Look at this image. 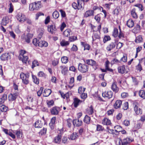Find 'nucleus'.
<instances>
[{"instance_id":"nucleus-48","label":"nucleus","mask_w":145,"mask_h":145,"mask_svg":"<svg viewBox=\"0 0 145 145\" xmlns=\"http://www.w3.org/2000/svg\"><path fill=\"white\" fill-rule=\"evenodd\" d=\"M88 113L89 115L92 114L93 113V108L92 106L91 105L88 110Z\"/></svg>"},{"instance_id":"nucleus-59","label":"nucleus","mask_w":145,"mask_h":145,"mask_svg":"<svg viewBox=\"0 0 145 145\" xmlns=\"http://www.w3.org/2000/svg\"><path fill=\"white\" fill-rule=\"evenodd\" d=\"M56 120V117H54L51 119V122L50 123V124H54L55 123Z\"/></svg>"},{"instance_id":"nucleus-23","label":"nucleus","mask_w":145,"mask_h":145,"mask_svg":"<svg viewBox=\"0 0 145 145\" xmlns=\"http://www.w3.org/2000/svg\"><path fill=\"white\" fill-rule=\"evenodd\" d=\"M60 67L61 69V72L62 73L65 75L67 73L68 71L67 67L63 66H61Z\"/></svg>"},{"instance_id":"nucleus-39","label":"nucleus","mask_w":145,"mask_h":145,"mask_svg":"<svg viewBox=\"0 0 145 145\" xmlns=\"http://www.w3.org/2000/svg\"><path fill=\"white\" fill-rule=\"evenodd\" d=\"M90 118L88 116L86 115L85 116L84 121L87 124H89L90 122Z\"/></svg>"},{"instance_id":"nucleus-49","label":"nucleus","mask_w":145,"mask_h":145,"mask_svg":"<svg viewBox=\"0 0 145 145\" xmlns=\"http://www.w3.org/2000/svg\"><path fill=\"white\" fill-rule=\"evenodd\" d=\"M61 61L62 63H66L68 62V58L67 57H63L61 58Z\"/></svg>"},{"instance_id":"nucleus-1","label":"nucleus","mask_w":145,"mask_h":145,"mask_svg":"<svg viewBox=\"0 0 145 145\" xmlns=\"http://www.w3.org/2000/svg\"><path fill=\"white\" fill-rule=\"evenodd\" d=\"M33 43L35 46H39L41 47H46L48 45V43L44 41H40L36 38L33 39Z\"/></svg>"},{"instance_id":"nucleus-47","label":"nucleus","mask_w":145,"mask_h":145,"mask_svg":"<svg viewBox=\"0 0 145 145\" xmlns=\"http://www.w3.org/2000/svg\"><path fill=\"white\" fill-rule=\"evenodd\" d=\"M32 77L33 80L34 82L36 84H38L39 83V79L37 78L35 76L33 75Z\"/></svg>"},{"instance_id":"nucleus-28","label":"nucleus","mask_w":145,"mask_h":145,"mask_svg":"<svg viewBox=\"0 0 145 145\" xmlns=\"http://www.w3.org/2000/svg\"><path fill=\"white\" fill-rule=\"evenodd\" d=\"M8 53H5L2 54L0 57V58L2 61L7 60L8 58Z\"/></svg>"},{"instance_id":"nucleus-29","label":"nucleus","mask_w":145,"mask_h":145,"mask_svg":"<svg viewBox=\"0 0 145 145\" xmlns=\"http://www.w3.org/2000/svg\"><path fill=\"white\" fill-rule=\"evenodd\" d=\"M7 95L6 94H4L3 95L2 97L0 98V105L3 104L5 100L7 99Z\"/></svg>"},{"instance_id":"nucleus-55","label":"nucleus","mask_w":145,"mask_h":145,"mask_svg":"<svg viewBox=\"0 0 145 145\" xmlns=\"http://www.w3.org/2000/svg\"><path fill=\"white\" fill-rule=\"evenodd\" d=\"M127 56L126 55H125L123 56L120 59V61H123L124 62H127Z\"/></svg>"},{"instance_id":"nucleus-15","label":"nucleus","mask_w":145,"mask_h":145,"mask_svg":"<svg viewBox=\"0 0 145 145\" xmlns=\"http://www.w3.org/2000/svg\"><path fill=\"white\" fill-rule=\"evenodd\" d=\"M61 137L60 135H58L54 138L53 142L57 144H59L61 140Z\"/></svg>"},{"instance_id":"nucleus-21","label":"nucleus","mask_w":145,"mask_h":145,"mask_svg":"<svg viewBox=\"0 0 145 145\" xmlns=\"http://www.w3.org/2000/svg\"><path fill=\"white\" fill-rule=\"evenodd\" d=\"M9 22L8 18L6 16L3 18L1 23L2 25H6Z\"/></svg>"},{"instance_id":"nucleus-2","label":"nucleus","mask_w":145,"mask_h":145,"mask_svg":"<svg viewBox=\"0 0 145 145\" xmlns=\"http://www.w3.org/2000/svg\"><path fill=\"white\" fill-rule=\"evenodd\" d=\"M26 52L24 50H21L20 51V54L19 56V59L24 64H26L28 57L24 55Z\"/></svg>"},{"instance_id":"nucleus-7","label":"nucleus","mask_w":145,"mask_h":145,"mask_svg":"<svg viewBox=\"0 0 145 145\" xmlns=\"http://www.w3.org/2000/svg\"><path fill=\"white\" fill-rule=\"evenodd\" d=\"M138 103L137 102H134L133 104L134 106V110L137 115L141 114L142 113L141 109L139 108L137 105Z\"/></svg>"},{"instance_id":"nucleus-42","label":"nucleus","mask_w":145,"mask_h":145,"mask_svg":"<svg viewBox=\"0 0 145 145\" xmlns=\"http://www.w3.org/2000/svg\"><path fill=\"white\" fill-rule=\"evenodd\" d=\"M52 16L55 19H57L59 16V14L57 11L56 10L53 12Z\"/></svg>"},{"instance_id":"nucleus-52","label":"nucleus","mask_w":145,"mask_h":145,"mask_svg":"<svg viewBox=\"0 0 145 145\" xmlns=\"http://www.w3.org/2000/svg\"><path fill=\"white\" fill-rule=\"evenodd\" d=\"M44 89V88L42 87H41L40 90H39L37 92V95L40 97L41 95V94H42L43 91Z\"/></svg>"},{"instance_id":"nucleus-44","label":"nucleus","mask_w":145,"mask_h":145,"mask_svg":"<svg viewBox=\"0 0 145 145\" xmlns=\"http://www.w3.org/2000/svg\"><path fill=\"white\" fill-rule=\"evenodd\" d=\"M122 108L124 110H127L128 108V102H125L122 105Z\"/></svg>"},{"instance_id":"nucleus-33","label":"nucleus","mask_w":145,"mask_h":145,"mask_svg":"<svg viewBox=\"0 0 145 145\" xmlns=\"http://www.w3.org/2000/svg\"><path fill=\"white\" fill-rule=\"evenodd\" d=\"M81 44L84 47V50H89L90 48L89 45L85 42H81Z\"/></svg>"},{"instance_id":"nucleus-13","label":"nucleus","mask_w":145,"mask_h":145,"mask_svg":"<svg viewBox=\"0 0 145 145\" xmlns=\"http://www.w3.org/2000/svg\"><path fill=\"white\" fill-rule=\"evenodd\" d=\"M72 122L73 125L76 126H81L82 123V120H79L78 119H74Z\"/></svg>"},{"instance_id":"nucleus-10","label":"nucleus","mask_w":145,"mask_h":145,"mask_svg":"<svg viewBox=\"0 0 145 145\" xmlns=\"http://www.w3.org/2000/svg\"><path fill=\"white\" fill-rule=\"evenodd\" d=\"M86 63L88 65H91L93 66L95 70L97 68L98 65L96 62L92 60H87L86 61Z\"/></svg>"},{"instance_id":"nucleus-37","label":"nucleus","mask_w":145,"mask_h":145,"mask_svg":"<svg viewBox=\"0 0 145 145\" xmlns=\"http://www.w3.org/2000/svg\"><path fill=\"white\" fill-rule=\"evenodd\" d=\"M139 63L138 64L136 67V69L138 71H139L140 72L141 70H142V66L140 64L141 63V61L140 60H139Z\"/></svg>"},{"instance_id":"nucleus-8","label":"nucleus","mask_w":145,"mask_h":145,"mask_svg":"<svg viewBox=\"0 0 145 145\" xmlns=\"http://www.w3.org/2000/svg\"><path fill=\"white\" fill-rule=\"evenodd\" d=\"M50 111L52 115H57L59 112V108L58 107L54 106L50 109Z\"/></svg>"},{"instance_id":"nucleus-9","label":"nucleus","mask_w":145,"mask_h":145,"mask_svg":"<svg viewBox=\"0 0 145 145\" xmlns=\"http://www.w3.org/2000/svg\"><path fill=\"white\" fill-rule=\"evenodd\" d=\"M102 96L105 98H107L108 99L111 98L113 95V92L111 91H105L102 94Z\"/></svg>"},{"instance_id":"nucleus-14","label":"nucleus","mask_w":145,"mask_h":145,"mask_svg":"<svg viewBox=\"0 0 145 145\" xmlns=\"http://www.w3.org/2000/svg\"><path fill=\"white\" fill-rule=\"evenodd\" d=\"M111 89L112 91L115 93H117L119 89V88L117 86V83L114 82L113 83L111 86Z\"/></svg>"},{"instance_id":"nucleus-45","label":"nucleus","mask_w":145,"mask_h":145,"mask_svg":"<svg viewBox=\"0 0 145 145\" xmlns=\"http://www.w3.org/2000/svg\"><path fill=\"white\" fill-rule=\"evenodd\" d=\"M139 95L142 98H145V93L144 91L143 90H140L139 93Z\"/></svg>"},{"instance_id":"nucleus-5","label":"nucleus","mask_w":145,"mask_h":145,"mask_svg":"<svg viewBox=\"0 0 145 145\" xmlns=\"http://www.w3.org/2000/svg\"><path fill=\"white\" fill-rule=\"evenodd\" d=\"M89 66L85 64L79 63L78 66V69L79 71L82 73L86 72L88 70Z\"/></svg>"},{"instance_id":"nucleus-25","label":"nucleus","mask_w":145,"mask_h":145,"mask_svg":"<svg viewBox=\"0 0 145 145\" xmlns=\"http://www.w3.org/2000/svg\"><path fill=\"white\" fill-rule=\"evenodd\" d=\"M42 126V123L40 120H38L35 123V128H40Z\"/></svg>"},{"instance_id":"nucleus-24","label":"nucleus","mask_w":145,"mask_h":145,"mask_svg":"<svg viewBox=\"0 0 145 145\" xmlns=\"http://www.w3.org/2000/svg\"><path fill=\"white\" fill-rule=\"evenodd\" d=\"M26 18L24 15L22 13L19 15V21L21 23L24 22Z\"/></svg>"},{"instance_id":"nucleus-40","label":"nucleus","mask_w":145,"mask_h":145,"mask_svg":"<svg viewBox=\"0 0 145 145\" xmlns=\"http://www.w3.org/2000/svg\"><path fill=\"white\" fill-rule=\"evenodd\" d=\"M32 65L31 68L33 69L35 67L38 66L39 65V63L38 61L36 60H34L32 62Z\"/></svg>"},{"instance_id":"nucleus-11","label":"nucleus","mask_w":145,"mask_h":145,"mask_svg":"<svg viewBox=\"0 0 145 145\" xmlns=\"http://www.w3.org/2000/svg\"><path fill=\"white\" fill-rule=\"evenodd\" d=\"M18 93L16 92L13 94L10 93L8 95V98L10 101H12L15 100L17 97Z\"/></svg>"},{"instance_id":"nucleus-35","label":"nucleus","mask_w":145,"mask_h":145,"mask_svg":"<svg viewBox=\"0 0 145 145\" xmlns=\"http://www.w3.org/2000/svg\"><path fill=\"white\" fill-rule=\"evenodd\" d=\"M71 33V31L69 29L65 30L63 33V34L65 36H68L70 35Z\"/></svg>"},{"instance_id":"nucleus-51","label":"nucleus","mask_w":145,"mask_h":145,"mask_svg":"<svg viewBox=\"0 0 145 145\" xmlns=\"http://www.w3.org/2000/svg\"><path fill=\"white\" fill-rule=\"evenodd\" d=\"M104 129V128L100 125H97V130L98 131H102Z\"/></svg>"},{"instance_id":"nucleus-30","label":"nucleus","mask_w":145,"mask_h":145,"mask_svg":"<svg viewBox=\"0 0 145 145\" xmlns=\"http://www.w3.org/2000/svg\"><path fill=\"white\" fill-rule=\"evenodd\" d=\"M111 123L110 121L107 118H105L102 121V123L104 125H108Z\"/></svg>"},{"instance_id":"nucleus-32","label":"nucleus","mask_w":145,"mask_h":145,"mask_svg":"<svg viewBox=\"0 0 145 145\" xmlns=\"http://www.w3.org/2000/svg\"><path fill=\"white\" fill-rule=\"evenodd\" d=\"M78 137L77 133H75L71 134L69 137V138L71 140H74L76 139Z\"/></svg>"},{"instance_id":"nucleus-12","label":"nucleus","mask_w":145,"mask_h":145,"mask_svg":"<svg viewBox=\"0 0 145 145\" xmlns=\"http://www.w3.org/2000/svg\"><path fill=\"white\" fill-rule=\"evenodd\" d=\"M48 32L52 34L54 33L56 31V29L55 25H49L48 26Z\"/></svg>"},{"instance_id":"nucleus-53","label":"nucleus","mask_w":145,"mask_h":145,"mask_svg":"<svg viewBox=\"0 0 145 145\" xmlns=\"http://www.w3.org/2000/svg\"><path fill=\"white\" fill-rule=\"evenodd\" d=\"M72 120L71 119L69 118L67 120V125L69 127H71L72 125Z\"/></svg>"},{"instance_id":"nucleus-3","label":"nucleus","mask_w":145,"mask_h":145,"mask_svg":"<svg viewBox=\"0 0 145 145\" xmlns=\"http://www.w3.org/2000/svg\"><path fill=\"white\" fill-rule=\"evenodd\" d=\"M84 3L82 0H78L77 4L74 2L72 3V7L75 9L81 10L84 8Z\"/></svg>"},{"instance_id":"nucleus-26","label":"nucleus","mask_w":145,"mask_h":145,"mask_svg":"<svg viewBox=\"0 0 145 145\" xmlns=\"http://www.w3.org/2000/svg\"><path fill=\"white\" fill-rule=\"evenodd\" d=\"M131 140L129 138H127L123 139L122 140V144L121 145H127L131 142Z\"/></svg>"},{"instance_id":"nucleus-41","label":"nucleus","mask_w":145,"mask_h":145,"mask_svg":"<svg viewBox=\"0 0 145 145\" xmlns=\"http://www.w3.org/2000/svg\"><path fill=\"white\" fill-rule=\"evenodd\" d=\"M8 108L4 105H2L0 106V110L2 112H6Z\"/></svg>"},{"instance_id":"nucleus-60","label":"nucleus","mask_w":145,"mask_h":145,"mask_svg":"<svg viewBox=\"0 0 145 145\" xmlns=\"http://www.w3.org/2000/svg\"><path fill=\"white\" fill-rule=\"evenodd\" d=\"M20 4L22 5V6H23L27 4L26 0H20Z\"/></svg>"},{"instance_id":"nucleus-43","label":"nucleus","mask_w":145,"mask_h":145,"mask_svg":"<svg viewBox=\"0 0 145 145\" xmlns=\"http://www.w3.org/2000/svg\"><path fill=\"white\" fill-rule=\"evenodd\" d=\"M140 25L137 24L135 27L134 29H133V31L137 33L140 31Z\"/></svg>"},{"instance_id":"nucleus-34","label":"nucleus","mask_w":145,"mask_h":145,"mask_svg":"<svg viewBox=\"0 0 145 145\" xmlns=\"http://www.w3.org/2000/svg\"><path fill=\"white\" fill-rule=\"evenodd\" d=\"M112 35L113 36H118L119 33L118 29L116 28H114L112 33Z\"/></svg>"},{"instance_id":"nucleus-17","label":"nucleus","mask_w":145,"mask_h":145,"mask_svg":"<svg viewBox=\"0 0 145 145\" xmlns=\"http://www.w3.org/2000/svg\"><path fill=\"white\" fill-rule=\"evenodd\" d=\"M74 101L73 104H74V106L75 107H77L79 104L82 103V101L80 100L77 98H75L73 99Z\"/></svg>"},{"instance_id":"nucleus-22","label":"nucleus","mask_w":145,"mask_h":145,"mask_svg":"<svg viewBox=\"0 0 145 145\" xmlns=\"http://www.w3.org/2000/svg\"><path fill=\"white\" fill-rule=\"evenodd\" d=\"M52 91L50 89H46L44 90L43 94L44 97H47L49 96L51 93Z\"/></svg>"},{"instance_id":"nucleus-18","label":"nucleus","mask_w":145,"mask_h":145,"mask_svg":"<svg viewBox=\"0 0 145 145\" xmlns=\"http://www.w3.org/2000/svg\"><path fill=\"white\" fill-rule=\"evenodd\" d=\"M118 72L121 74H123L126 72L125 66L124 65L119 66L118 68Z\"/></svg>"},{"instance_id":"nucleus-31","label":"nucleus","mask_w":145,"mask_h":145,"mask_svg":"<svg viewBox=\"0 0 145 145\" xmlns=\"http://www.w3.org/2000/svg\"><path fill=\"white\" fill-rule=\"evenodd\" d=\"M69 44V42L66 41L65 40H62L60 42L61 45L62 46H66Z\"/></svg>"},{"instance_id":"nucleus-50","label":"nucleus","mask_w":145,"mask_h":145,"mask_svg":"<svg viewBox=\"0 0 145 145\" xmlns=\"http://www.w3.org/2000/svg\"><path fill=\"white\" fill-rule=\"evenodd\" d=\"M94 19L98 23L100 22L101 20V16L99 14H98L95 16Z\"/></svg>"},{"instance_id":"nucleus-38","label":"nucleus","mask_w":145,"mask_h":145,"mask_svg":"<svg viewBox=\"0 0 145 145\" xmlns=\"http://www.w3.org/2000/svg\"><path fill=\"white\" fill-rule=\"evenodd\" d=\"M131 15L133 18H137L138 17L137 15L135 12V9L134 8L132 9L131 12Z\"/></svg>"},{"instance_id":"nucleus-62","label":"nucleus","mask_w":145,"mask_h":145,"mask_svg":"<svg viewBox=\"0 0 145 145\" xmlns=\"http://www.w3.org/2000/svg\"><path fill=\"white\" fill-rule=\"evenodd\" d=\"M123 44L119 42L118 43L116 46V48L118 49H119L121 48L123 46Z\"/></svg>"},{"instance_id":"nucleus-46","label":"nucleus","mask_w":145,"mask_h":145,"mask_svg":"<svg viewBox=\"0 0 145 145\" xmlns=\"http://www.w3.org/2000/svg\"><path fill=\"white\" fill-rule=\"evenodd\" d=\"M135 41V42L137 43L142 42L143 41V39L142 37H136Z\"/></svg>"},{"instance_id":"nucleus-63","label":"nucleus","mask_w":145,"mask_h":145,"mask_svg":"<svg viewBox=\"0 0 145 145\" xmlns=\"http://www.w3.org/2000/svg\"><path fill=\"white\" fill-rule=\"evenodd\" d=\"M77 37H69V40L70 42H73L76 40Z\"/></svg>"},{"instance_id":"nucleus-20","label":"nucleus","mask_w":145,"mask_h":145,"mask_svg":"<svg viewBox=\"0 0 145 145\" xmlns=\"http://www.w3.org/2000/svg\"><path fill=\"white\" fill-rule=\"evenodd\" d=\"M116 45V42H112L109 44L106 48V49L108 51H111L112 49L114 48Z\"/></svg>"},{"instance_id":"nucleus-4","label":"nucleus","mask_w":145,"mask_h":145,"mask_svg":"<svg viewBox=\"0 0 145 145\" xmlns=\"http://www.w3.org/2000/svg\"><path fill=\"white\" fill-rule=\"evenodd\" d=\"M40 6L41 5L40 2L39 1L35 2L29 4V10L31 11L37 10L40 7Z\"/></svg>"},{"instance_id":"nucleus-19","label":"nucleus","mask_w":145,"mask_h":145,"mask_svg":"<svg viewBox=\"0 0 145 145\" xmlns=\"http://www.w3.org/2000/svg\"><path fill=\"white\" fill-rule=\"evenodd\" d=\"M122 104V101L120 100H117L115 103L114 105V108L118 109L120 108Z\"/></svg>"},{"instance_id":"nucleus-56","label":"nucleus","mask_w":145,"mask_h":145,"mask_svg":"<svg viewBox=\"0 0 145 145\" xmlns=\"http://www.w3.org/2000/svg\"><path fill=\"white\" fill-rule=\"evenodd\" d=\"M114 129L115 131H120L122 129V127L119 125H117L114 127Z\"/></svg>"},{"instance_id":"nucleus-27","label":"nucleus","mask_w":145,"mask_h":145,"mask_svg":"<svg viewBox=\"0 0 145 145\" xmlns=\"http://www.w3.org/2000/svg\"><path fill=\"white\" fill-rule=\"evenodd\" d=\"M127 25L129 28L133 27L134 25L133 21L131 19H129L127 22Z\"/></svg>"},{"instance_id":"nucleus-54","label":"nucleus","mask_w":145,"mask_h":145,"mask_svg":"<svg viewBox=\"0 0 145 145\" xmlns=\"http://www.w3.org/2000/svg\"><path fill=\"white\" fill-rule=\"evenodd\" d=\"M38 75L39 77H44L45 78L46 76V75L42 71H40L38 74Z\"/></svg>"},{"instance_id":"nucleus-64","label":"nucleus","mask_w":145,"mask_h":145,"mask_svg":"<svg viewBox=\"0 0 145 145\" xmlns=\"http://www.w3.org/2000/svg\"><path fill=\"white\" fill-rule=\"evenodd\" d=\"M123 124L126 126H128L130 124L129 121L127 120H125L124 121Z\"/></svg>"},{"instance_id":"nucleus-58","label":"nucleus","mask_w":145,"mask_h":145,"mask_svg":"<svg viewBox=\"0 0 145 145\" xmlns=\"http://www.w3.org/2000/svg\"><path fill=\"white\" fill-rule=\"evenodd\" d=\"M9 6L10 8H9L8 12L9 13H11L13 10V6L11 3H10Z\"/></svg>"},{"instance_id":"nucleus-6","label":"nucleus","mask_w":145,"mask_h":145,"mask_svg":"<svg viewBox=\"0 0 145 145\" xmlns=\"http://www.w3.org/2000/svg\"><path fill=\"white\" fill-rule=\"evenodd\" d=\"M20 76L22 80V82L24 84L27 85L29 83V73L25 74L24 73H22L20 75Z\"/></svg>"},{"instance_id":"nucleus-16","label":"nucleus","mask_w":145,"mask_h":145,"mask_svg":"<svg viewBox=\"0 0 145 145\" xmlns=\"http://www.w3.org/2000/svg\"><path fill=\"white\" fill-rule=\"evenodd\" d=\"M94 11L92 10H89L86 11L84 13V17L87 18L88 17L93 16L94 14Z\"/></svg>"},{"instance_id":"nucleus-36","label":"nucleus","mask_w":145,"mask_h":145,"mask_svg":"<svg viewBox=\"0 0 145 145\" xmlns=\"http://www.w3.org/2000/svg\"><path fill=\"white\" fill-rule=\"evenodd\" d=\"M46 103L48 107H51L54 104V101L53 100H47L46 101Z\"/></svg>"},{"instance_id":"nucleus-57","label":"nucleus","mask_w":145,"mask_h":145,"mask_svg":"<svg viewBox=\"0 0 145 145\" xmlns=\"http://www.w3.org/2000/svg\"><path fill=\"white\" fill-rule=\"evenodd\" d=\"M46 128H44L42 129L39 132V133L41 135H44L46 133Z\"/></svg>"},{"instance_id":"nucleus-61","label":"nucleus","mask_w":145,"mask_h":145,"mask_svg":"<svg viewBox=\"0 0 145 145\" xmlns=\"http://www.w3.org/2000/svg\"><path fill=\"white\" fill-rule=\"evenodd\" d=\"M117 145H121L122 144V140L120 138L118 139L116 142Z\"/></svg>"}]
</instances>
